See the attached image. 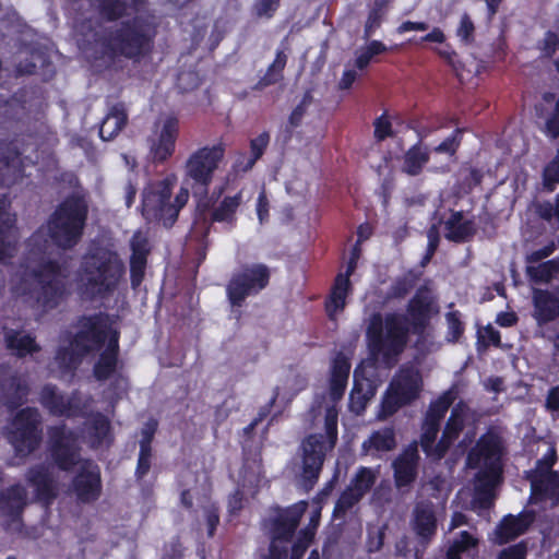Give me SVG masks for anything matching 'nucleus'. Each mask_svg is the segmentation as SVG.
Wrapping results in <instances>:
<instances>
[{
  "label": "nucleus",
  "mask_w": 559,
  "mask_h": 559,
  "mask_svg": "<svg viewBox=\"0 0 559 559\" xmlns=\"http://www.w3.org/2000/svg\"><path fill=\"white\" fill-rule=\"evenodd\" d=\"M439 313L438 302L431 290L420 286L406 304L405 312H376L366 329L369 355L381 358L385 364L396 362L406 349L409 336H416V344L425 340L431 320Z\"/></svg>",
  "instance_id": "1"
},
{
  "label": "nucleus",
  "mask_w": 559,
  "mask_h": 559,
  "mask_svg": "<svg viewBox=\"0 0 559 559\" xmlns=\"http://www.w3.org/2000/svg\"><path fill=\"white\" fill-rule=\"evenodd\" d=\"M14 294L29 301L44 313L56 310L71 295L69 272L56 259H46L24 269L13 287Z\"/></svg>",
  "instance_id": "2"
},
{
  "label": "nucleus",
  "mask_w": 559,
  "mask_h": 559,
  "mask_svg": "<svg viewBox=\"0 0 559 559\" xmlns=\"http://www.w3.org/2000/svg\"><path fill=\"white\" fill-rule=\"evenodd\" d=\"M80 273L79 294L82 299L93 301L114 295L124 277L126 266L116 250L92 245L82 257Z\"/></svg>",
  "instance_id": "3"
},
{
  "label": "nucleus",
  "mask_w": 559,
  "mask_h": 559,
  "mask_svg": "<svg viewBox=\"0 0 559 559\" xmlns=\"http://www.w3.org/2000/svg\"><path fill=\"white\" fill-rule=\"evenodd\" d=\"M88 217L84 192L68 194L49 215L46 227L51 242L61 250H72L82 240Z\"/></svg>",
  "instance_id": "4"
},
{
  "label": "nucleus",
  "mask_w": 559,
  "mask_h": 559,
  "mask_svg": "<svg viewBox=\"0 0 559 559\" xmlns=\"http://www.w3.org/2000/svg\"><path fill=\"white\" fill-rule=\"evenodd\" d=\"M337 421V408L334 405L328 406L324 415L325 433H310L301 441V478L307 489H312L317 484L326 453L336 445Z\"/></svg>",
  "instance_id": "5"
},
{
  "label": "nucleus",
  "mask_w": 559,
  "mask_h": 559,
  "mask_svg": "<svg viewBox=\"0 0 559 559\" xmlns=\"http://www.w3.org/2000/svg\"><path fill=\"white\" fill-rule=\"evenodd\" d=\"M155 36L156 31L145 20L135 16L109 31L104 47L114 56L140 61L152 53Z\"/></svg>",
  "instance_id": "6"
},
{
  "label": "nucleus",
  "mask_w": 559,
  "mask_h": 559,
  "mask_svg": "<svg viewBox=\"0 0 559 559\" xmlns=\"http://www.w3.org/2000/svg\"><path fill=\"white\" fill-rule=\"evenodd\" d=\"M175 183V177H166L153 182L144 190L142 198L144 216L162 222L165 227H171L176 223L180 210L188 202L189 193L188 190L181 189L171 202Z\"/></svg>",
  "instance_id": "7"
},
{
  "label": "nucleus",
  "mask_w": 559,
  "mask_h": 559,
  "mask_svg": "<svg viewBox=\"0 0 559 559\" xmlns=\"http://www.w3.org/2000/svg\"><path fill=\"white\" fill-rule=\"evenodd\" d=\"M224 156L225 145L222 142L199 147L189 155L185 164V181L194 195H207L215 171Z\"/></svg>",
  "instance_id": "8"
},
{
  "label": "nucleus",
  "mask_w": 559,
  "mask_h": 559,
  "mask_svg": "<svg viewBox=\"0 0 559 559\" xmlns=\"http://www.w3.org/2000/svg\"><path fill=\"white\" fill-rule=\"evenodd\" d=\"M7 440L17 459L25 460L34 453L43 441L39 411L31 406L19 409L8 426Z\"/></svg>",
  "instance_id": "9"
},
{
  "label": "nucleus",
  "mask_w": 559,
  "mask_h": 559,
  "mask_svg": "<svg viewBox=\"0 0 559 559\" xmlns=\"http://www.w3.org/2000/svg\"><path fill=\"white\" fill-rule=\"evenodd\" d=\"M271 272L263 263L242 264L236 269L225 287L226 298L231 308H242L250 296H257L265 289Z\"/></svg>",
  "instance_id": "10"
},
{
  "label": "nucleus",
  "mask_w": 559,
  "mask_h": 559,
  "mask_svg": "<svg viewBox=\"0 0 559 559\" xmlns=\"http://www.w3.org/2000/svg\"><path fill=\"white\" fill-rule=\"evenodd\" d=\"M111 325L110 317L106 312L82 314L78 318L76 332L70 340V345L81 357L98 352L105 346Z\"/></svg>",
  "instance_id": "11"
},
{
  "label": "nucleus",
  "mask_w": 559,
  "mask_h": 559,
  "mask_svg": "<svg viewBox=\"0 0 559 559\" xmlns=\"http://www.w3.org/2000/svg\"><path fill=\"white\" fill-rule=\"evenodd\" d=\"M180 134V120L174 115L160 117L147 138L148 153L154 165H164L176 152V143Z\"/></svg>",
  "instance_id": "12"
},
{
  "label": "nucleus",
  "mask_w": 559,
  "mask_h": 559,
  "mask_svg": "<svg viewBox=\"0 0 559 559\" xmlns=\"http://www.w3.org/2000/svg\"><path fill=\"white\" fill-rule=\"evenodd\" d=\"M49 443L50 456L60 471L69 472L78 464V437L64 424L50 427Z\"/></svg>",
  "instance_id": "13"
},
{
  "label": "nucleus",
  "mask_w": 559,
  "mask_h": 559,
  "mask_svg": "<svg viewBox=\"0 0 559 559\" xmlns=\"http://www.w3.org/2000/svg\"><path fill=\"white\" fill-rule=\"evenodd\" d=\"M506 447L501 431L498 427L490 426L476 441L466 457L469 468H478L480 463L495 462L503 464Z\"/></svg>",
  "instance_id": "14"
},
{
  "label": "nucleus",
  "mask_w": 559,
  "mask_h": 559,
  "mask_svg": "<svg viewBox=\"0 0 559 559\" xmlns=\"http://www.w3.org/2000/svg\"><path fill=\"white\" fill-rule=\"evenodd\" d=\"M71 488L79 502L93 503L97 501L103 491L99 466L90 461L82 464L72 478Z\"/></svg>",
  "instance_id": "15"
},
{
  "label": "nucleus",
  "mask_w": 559,
  "mask_h": 559,
  "mask_svg": "<svg viewBox=\"0 0 559 559\" xmlns=\"http://www.w3.org/2000/svg\"><path fill=\"white\" fill-rule=\"evenodd\" d=\"M419 461L420 456L416 442L408 444L393 460V479L397 489L408 488L416 481L418 476Z\"/></svg>",
  "instance_id": "16"
},
{
  "label": "nucleus",
  "mask_w": 559,
  "mask_h": 559,
  "mask_svg": "<svg viewBox=\"0 0 559 559\" xmlns=\"http://www.w3.org/2000/svg\"><path fill=\"white\" fill-rule=\"evenodd\" d=\"M39 402L51 415L58 417H74L82 411L80 399L74 394L67 399L56 385L50 383L41 388Z\"/></svg>",
  "instance_id": "17"
},
{
  "label": "nucleus",
  "mask_w": 559,
  "mask_h": 559,
  "mask_svg": "<svg viewBox=\"0 0 559 559\" xmlns=\"http://www.w3.org/2000/svg\"><path fill=\"white\" fill-rule=\"evenodd\" d=\"M423 378L419 370L413 367H402L390 382L391 389L407 405L419 397Z\"/></svg>",
  "instance_id": "18"
},
{
  "label": "nucleus",
  "mask_w": 559,
  "mask_h": 559,
  "mask_svg": "<svg viewBox=\"0 0 559 559\" xmlns=\"http://www.w3.org/2000/svg\"><path fill=\"white\" fill-rule=\"evenodd\" d=\"M535 520L534 511H521L518 515L507 514L496 527V543L508 544L523 535Z\"/></svg>",
  "instance_id": "19"
},
{
  "label": "nucleus",
  "mask_w": 559,
  "mask_h": 559,
  "mask_svg": "<svg viewBox=\"0 0 559 559\" xmlns=\"http://www.w3.org/2000/svg\"><path fill=\"white\" fill-rule=\"evenodd\" d=\"M25 478L34 488L38 501L48 506L57 498L52 474L45 464L31 466L25 474Z\"/></svg>",
  "instance_id": "20"
},
{
  "label": "nucleus",
  "mask_w": 559,
  "mask_h": 559,
  "mask_svg": "<svg viewBox=\"0 0 559 559\" xmlns=\"http://www.w3.org/2000/svg\"><path fill=\"white\" fill-rule=\"evenodd\" d=\"M467 409L468 407L463 401L457 402L452 407L450 417L448 418L441 438L438 441L437 451L441 455H447L450 448L459 439L460 435L464 430Z\"/></svg>",
  "instance_id": "21"
},
{
  "label": "nucleus",
  "mask_w": 559,
  "mask_h": 559,
  "mask_svg": "<svg viewBox=\"0 0 559 559\" xmlns=\"http://www.w3.org/2000/svg\"><path fill=\"white\" fill-rule=\"evenodd\" d=\"M5 349L19 359L33 356L41 350L36 335L21 329H8L3 336Z\"/></svg>",
  "instance_id": "22"
},
{
  "label": "nucleus",
  "mask_w": 559,
  "mask_h": 559,
  "mask_svg": "<svg viewBox=\"0 0 559 559\" xmlns=\"http://www.w3.org/2000/svg\"><path fill=\"white\" fill-rule=\"evenodd\" d=\"M534 318L539 325L559 318V286L555 292L535 288L533 290Z\"/></svg>",
  "instance_id": "23"
},
{
  "label": "nucleus",
  "mask_w": 559,
  "mask_h": 559,
  "mask_svg": "<svg viewBox=\"0 0 559 559\" xmlns=\"http://www.w3.org/2000/svg\"><path fill=\"white\" fill-rule=\"evenodd\" d=\"M531 485L530 501L542 503L550 501L552 507L559 506V473L526 478Z\"/></svg>",
  "instance_id": "24"
},
{
  "label": "nucleus",
  "mask_w": 559,
  "mask_h": 559,
  "mask_svg": "<svg viewBox=\"0 0 559 559\" xmlns=\"http://www.w3.org/2000/svg\"><path fill=\"white\" fill-rule=\"evenodd\" d=\"M27 506V491L21 484H13L0 491V512L11 522L22 519Z\"/></svg>",
  "instance_id": "25"
},
{
  "label": "nucleus",
  "mask_w": 559,
  "mask_h": 559,
  "mask_svg": "<svg viewBox=\"0 0 559 559\" xmlns=\"http://www.w3.org/2000/svg\"><path fill=\"white\" fill-rule=\"evenodd\" d=\"M130 247V284L132 289H138L145 277L151 249L146 238H138L135 236L131 240Z\"/></svg>",
  "instance_id": "26"
},
{
  "label": "nucleus",
  "mask_w": 559,
  "mask_h": 559,
  "mask_svg": "<svg viewBox=\"0 0 559 559\" xmlns=\"http://www.w3.org/2000/svg\"><path fill=\"white\" fill-rule=\"evenodd\" d=\"M352 292L353 285L350 278H348L347 275L338 273L324 301V310L330 320H335L337 313L345 309L346 299Z\"/></svg>",
  "instance_id": "27"
},
{
  "label": "nucleus",
  "mask_w": 559,
  "mask_h": 559,
  "mask_svg": "<svg viewBox=\"0 0 559 559\" xmlns=\"http://www.w3.org/2000/svg\"><path fill=\"white\" fill-rule=\"evenodd\" d=\"M129 115L123 102H117L109 106L99 124V138L103 141L114 140L128 124Z\"/></svg>",
  "instance_id": "28"
},
{
  "label": "nucleus",
  "mask_w": 559,
  "mask_h": 559,
  "mask_svg": "<svg viewBox=\"0 0 559 559\" xmlns=\"http://www.w3.org/2000/svg\"><path fill=\"white\" fill-rule=\"evenodd\" d=\"M413 528L423 542H429L437 533V518L430 501H419L413 510Z\"/></svg>",
  "instance_id": "29"
},
{
  "label": "nucleus",
  "mask_w": 559,
  "mask_h": 559,
  "mask_svg": "<svg viewBox=\"0 0 559 559\" xmlns=\"http://www.w3.org/2000/svg\"><path fill=\"white\" fill-rule=\"evenodd\" d=\"M444 237L455 243H464L474 238L477 233L474 219H464L463 211L451 210L449 218L444 222Z\"/></svg>",
  "instance_id": "30"
},
{
  "label": "nucleus",
  "mask_w": 559,
  "mask_h": 559,
  "mask_svg": "<svg viewBox=\"0 0 559 559\" xmlns=\"http://www.w3.org/2000/svg\"><path fill=\"white\" fill-rule=\"evenodd\" d=\"M503 464L495 462L483 464L476 474L478 500L481 507L490 506V491L502 479Z\"/></svg>",
  "instance_id": "31"
},
{
  "label": "nucleus",
  "mask_w": 559,
  "mask_h": 559,
  "mask_svg": "<svg viewBox=\"0 0 559 559\" xmlns=\"http://www.w3.org/2000/svg\"><path fill=\"white\" fill-rule=\"evenodd\" d=\"M419 141L412 145L403 156L402 171L408 176H418L430 160V151L421 141L425 134L419 131Z\"/></svg>",
  "instance_id": "32"
},
{
  "label": "nucleus",
  "mask_w": 559,
  "mask_h": 559,
  "mask_svg": "<svg viewBox=\"0 0 559 559\" xmlns=\"http://www.w3.org/2000/svg\"><path fill=\"white\" fill-rule=\"evenodd\" d=\"M300 516L297 513L284 512L278 514L272 521L271 534L274 542L288 543L292 540L298 525Z\"/></svg>",
  "instance_id": "33"
},
{
  "label": "nucleus",
  "mask_w": 559,
  "mask_h": 559,
  "mask_svg": "<svg viewBox=\"0 0 559 559\" xmlns=\"http://www.w3.org/2000/svg\"><path fill=\"white\" fill-rule=\"evenodd\" d=\"M88 435L92 448L97 449L105 443L110 444L114 437L111 435V424L108 417L99 412L94 414L90 421Z\"/></svg>",
  "instance_id": "34"
},
{
  "label": "nucleus",
  "mask_w": 559,
  "mask_h": 559,
  "mask_svg": "<svg viewBox=\"0 0 559 559\" xmlns=\"http://www.w3.org/2000/svg\"><path fill=\"white\" fill-rule=\"evenodd\" d=\"M396 447V439L393 428L385 427L380 430L373 431L367 440L361 444V450L365 454L370 451L389 452Z\"/></svg>",
  "instance_id": "35"
},
{
  "label": "nucleus",
  "mask_w": 559,
  "mask_h": 559,
  "mask_svg": "<svg viewBox=\"0 0 559 559\" xmlns=\"http://www.w3.org/2000/svg\"><path fill=\"white\" fill-rule=\"evenodd\" d=\"M242 202V193L239 191L235 195H226L211 213L212 223H236V213Z\"/></svg>",
  "instance_id": "36"
},
{
  "label": "nucleus",
  "mask_w": 559,
  "mask_h": 559,
  "mask_svg": "<svg viewBox=\"0 0 559 559\" xmlns=\"http://www.w3.org/2000/svg\"><path fill=\"white\" fill-rule=\"evenodd\" d=\"M14 225L15 217L0 205V261L14 255L15 245L11 241Z\"/></svg>",
  "instance_id": "37"
},
{
  "label": "nucleus",
  "mask_w": 559,
  "mask_h": 559,
  "mask_svg": "<svg viewBox=\"0 0 559 559\" xmlns=\"http://www.w3.org/2000/svg\"><path fill=\"white\" fill-rule=\"evenodd\" d=\"M456 400V392L452 389L444 391L436 400L429 403L428 409L425 413L424 421L441 425L442 419L445 417L449 408Z\"/></svg>",
  "instance_id": "38"
},
{
  "label": "nucleus",
  "mask_w": 559,
  "mask_h": 559,
  "mask_svg": "<svg viewBox=\"0 0 559 559\" xmlns=\"http://www.w3.org/2000/svg\"><path fill=\"white\" fill-rule=\"evenodd\" d=\"M28 394V383L17 376H13L10 378L9 386L4 394V405L9 411H15L26 402Z\"/></svg>",
  "instance_id": "39"
},
{
  "label": "nucleus",
  "mask_w": 559,
  "mask_h": 559,
  "mask_svg": "<svg viewBox=\"0 0 559 559\" xmlns=\"http://www.w3.org/2000/svg\"><path fill=\"white\" fill-rule=\"evenodd\" d=\"M440 426L438 424L424 421L421 424V436H420V447L421 450L428 457H431L435 461L442 460L445 455H441L438 449V442L436 443L437 436L440 431Z\"/></svg>",
  "instance_id": "40"
},
{
  "label": "nucleus",
  "mask_w": 559,
  "mask_h": 559,
  "mask_svg": "<svg viewBox=\"0 0 559 559\" xmlns=\"http://www.w3.org/2000/svg\"><path fill=\"white\" fill-rule=\"evenodd\" d=\"M119 357L100 352L93 366V376L97 381H106L116 372Z\"/></svg>",
  "instance_id": "41"
},
{
  "label": "nucleus",
  "mask_w": 559,
  "mask_h": 559,
  "mask_svg": "<svg viewBox=\"0 0 559 559\" xmlns=\"http://www.w3.org/2000/svg\"><path fill=\"white\" fill-rule=\"evenodd\" d=\"M559 272V259H551L537 266H527L526 273L536 283H548Z\"/></svg>",
  "instance_id": "42"
},
{
  "label": "nucleus",
  "mask_w": 559,
  "mask_h": 559,
  "mask_svg": "<svg viewBox=\"0 0 559 559\" xmlns=\"http://www.w3.org/2000/svg\"><path fill=\"white\" fill-rule=\"evenodd\" d=\"M376 480L377 475L370 467L360 466L348 486L364 498L371 490Z\"/></svg>",
  "instance_id": "43"
},
{
  "label": "nucleus",
  "mask_w": 559,
  "mask_h": 559,
  "mask_svg": "<svg viewBox=\"0 0 559 559\" xmlns=\"http://www.w3.org/2000/svg\"><path fill=\"white\" fill-rule=\"evenodd\" d=\"M558 461L557 450L554 445L549 447L546 453L536 461L535 467L526 472V478L548 475V473H559L554 469Z\"/></svg>",
  "instance_id": "44"
},
{
  "label": "nucleus",
  "mask_w": 559,
  "mask_h": 559,
  "mask_svg": "<svg viewBox=\"0 0 559 559\" xmlns=\"http://www.w3.org/2000/svg\"><path fill=\"white\" fill-rule=\"evenodd\" d=\"M447 334L445 340L449 343H457L463 336L465 324L462 320V313L459 310H451L445 313Z\"/></svg>",
  "instance_id": "45"
},
{
  "label": "nucleus",
  "mask_w": 559,
  "mask_h": 559,
  "mask_svg": "<svg viewBox=\"0 0 559 559\" xmlns=\"http://www.w3.org/2000/svg\"><path fill=\"white\" fill-rule=\"evenodd\" d=\"M362 497L347 486L340 495L333 509V518L344 516Z\"/></svg>",
  "instance_id": "46"
},
{
  "label": "nucleus",
  "mask_w": 559,
  "mask_h": 559,
  "mask_svg": "<svg viewBox=\"0 0 559 559\" xmlns=\"http://www.w3.org/2000/svg\"><path fill=\"white\" fill-rule=\"evenodd\" d=\"M128 9L126 0H99V13L109 22L121 19Z\"/></svg>",
  "instance_id": "47"
},
{
  "label": "nucleus",
  "mask_w": 559,
  "mask_h": 559,
  "mask_svg": "<svg viewBox=\"0 0 559 559\" xmlns=\"http://www.w3.org/2000/svg\"><path fill=\"white\" fill-rule=\"evenodd\" d=\"M270 133L267 131L261 132L258 136L250 140V151L248 167H253L255 163L263 156L270 144Z\"/></svg>",
  "instance_id": "48"
},
{
  "label": "nucleus",
  "mask_w": 559,
  "mask_h": 559,
  "mask_svg": "<svg viewBox=\"0 0 559 559\" xmlns=\"http://www.w3.org/2000/svg\"><path fill=\"white\" fill-rule=\"evenodd\" d=\"M153 448L139 447V456L134 476L136 480H142L148 474L152 467Z\"/></svg>",
  "instance_id": "49"
},
{
  "label": "nucleus",
  "mask_w": 559,
  "mask_h": 559,
  "mask_svg": "<svg viewBox=\"0 0 559 559\" xmlns=\"http://www.w3.org/2000/svg\"><path fill=\"white\" fill-rule=\"evenodd\" d=\"M464 131L465 129L463 128H456L452 134L437 145L433 151L438 154L454 155L461 145Z\"/></svg>",
  "instance_id": "50"
},
{
  "label": "nucleus",
  "mask_w": 559,
  "mask_h": 559,
  "mask_svg": "<svg viewBox=\"0 0 559 559\" xmlns=\"http://www.w3.org/2000/svg\"><path fill=\"white\" fill-rule=\"evenodd\" d=\"M542 131L550 140L559 138V96L546 117Z\"/></svg>",
  "instance_id": "51"
},
{
  "label": "nucleus",
  "mask_w": 559,
  "mask_h": 559,
  "mask_svg": "<svg viewBox=\"0 0 559 559\" xmlns=\"http://www.w3.org/2000/svg\"><path fill=\"white\" fill-rule=\"evenodd\" d=\"M350 367V361L345 354L343 352L336 353L332 360L330 378L348 380Z\"/></svg>",
  "instance_id": "52"
},
{
  "label": "nucleus",
  "mask_w": 559,
  "mask_h": 559,
  "mask_svg": "<svg viewBox=\"0 0 559 559\" xmlns=\"http://www.w3.org/2000/svg\"><path fill=\"white\" fill-rule=\"evenodd\" d=\"M543 58L551 59L559 50V36L552 31H547L544 38L537 44Z\"/></svg>",
  "instance_id": "53"
},
{
  "label": "nucleus",
  "mask_w": 559,
  "mask_h": 559,
  "mask_svg": "<svg viewBox=\"0 0 559 559\" xmlns=\"http://www.w3.org/2000/svg\"><path fill=\"white\" fill-rule=\"evenodd\" d=\"M373 127V136L378 142H382L394 135L392 123L386 111L374 119Z\"/></svg>",
  "instance_id": "54"
},
{
  "label": "nucleus",
  "mask_w": 559,
  "mask_h": 559,
  "mask_svg": "<svg viewBox=\"0 0 559 559\" xmlns=\"http://www.w3.org/2000/svg\"><path fill=\"white\" fill-rule=\"evenodd\" d=\"M475 25L467 13L461 16L460 24L456 28V36L464 45H471L475 40Z\"/></svg>",
  "instance_id": "55"
},
{
  "label": "nucleus",
  "mask_w": 559,
  "mask_h": 559,
  "mask_svg": "<svg viewBox=\"0 0 559 559\" xmlns=\"http://www.w3.org/2000/svg\"><path fill=\"white\" fill-rule=\"evenodd\" d=\"M0 162L2 165L10 169H13V180L9 181L7 186H11L15 183L19 179L23 178L24 168L22 166L21 159H20V153L17 151L10 152L9 154L4 155Z\"/></svg>",
  "instance_id": "56"
},
{
  "label": "nucleus",
  "mask_w": 559,
  "mask_h": 559,
  "mask_svg": "<svg viewBox=\"0 0 559 559\" xmlns=\"http://www.w3.org/2000/svg\"><path fill=\"white\" fill-rule=\"evenodd\" d=\"M407 404L404 403L400 396H397L391 389H388L382 403V414L384 416H392L395 414L401 407L406 406Z\"/></svg>",
  "instance_id": "57"
},
{
  "label": "nucleus",
  "mask_w": 559,
  "mask_h": 559,
  "mask_svg": "<svg viewBox=\"0 0 559 559\" xmlns=\"http://www.w3.org/2000/svg\"><path fill=\"white\" fill-rule=\"evenodd\" d=\"M413 286L414 284L409 278L405 276L397 277L389 288V297L402 299L413 289Z\"/></svg>",
  "instance_id": "58"
},
{
  "label": "nucleus",
  "mask_w": 559,
  "mask_h": 559,
  "mask_svg": "<svg viewBox=\"0 0 559 559\" xmlns=\"http://www.w3.org/2000/svg\"><path fill=\"white\" fill-rule=\"evenodd\" d=\"M84 357L76 353L73 346L60 347L57 350L56 359L61 366L71 367L81 362Z\"/></svg>",
  "instance_id": "59"
},
{
  "label": "nucleus",
  "mask_w": 559,
  "mask_h": 559,
  "mask_svg": "<svg viewBox=\"0 0 559 559\" xmlns=\"http://www.w3.org/2000/svg\"><path fill=\"white\" fill-rule=\"evenodd\" d=\"M158 429V421L155 418L147 419L141 428L139 447L152 448L154 437Z\"/></svg>",
  "instance_id": "60"
},
{
  "label": "nucleus",
  "mask_w": 559,
  "mask_h": 559,
  "mask_svg": "<svg viewBox=\"0 0 559 559\" xmlns=\"http://www.w3.org/2000/svg\"><path fill=\"white\" fill-rule=\"evenodd\" d=\"M527 545L524 540L499 551L497 559H526Z\"/></svg>",
  "instance_id": "61"
},
{
  "label": "nucleus",
  "mask_w": 559,
  "mask_h": 559,
  "mask_svg": "<svg viewBox=\"0 0 559 559\" xmlns=\"http://www.w3.org/2000/svg\"><path fill=\"white\" fill-rule=\"evenodd\" d=\"M381 20H382V15H381L380 5L372 8L368 13V17L365 23V28H364V38L365 39L370 38L371 35L373 34V32L380 27Z\"/></svg>",
  "instance_id": "62"
},
{
  "label": "nucleus",
  "mask_w": 559,
  "mask_h": 559,
  "mask_svg": "<svg viewBox=\"0 0 559 559\" xmlns=\"http://www.w3.org/2000/svg\"><path fill=\"white\" fill-rule=\"evenodd\" d=\"M312 540V534L305 532L292 546L289 559H302L310 543Z\"/></svg>",
  "instance_id": "63"
},
{
  "label": "nucleus",
  "mask_w": 559,
  "mask_h": 559,
  "mask_svg": "<svg viewBox=\"0 0 559 559\" xmlns=\"http://www.w3.org/2000/svg\"><path fill=\"white\" fill-rule=\"evenodd\" d=\"M543 177L546 186L559 183V146L555 158L545 167Z\"/></svg>",
  "instance_id": "64"
}]
</instances>
